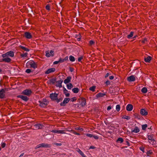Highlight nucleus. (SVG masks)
Returning <instances> with one entry per match:
<instances>
[{
    "label": "nucleus",
    "instance_id": "4be33fe9",
    "mask_svg": "<svg viewBox=\"0 0 157 157\" xmlns=\"http://www.w3.org/2000/svg\"><path fill=\"white\" fill-rule=\"evenodd\" d=\"M76 151L82 157H86L83 153L79 148H78Z\"/></svg>",
    "mask_w": 157,
    "mask_h": 157
},
{
    "label": "nucleus",
    "instance_id": "9b49d317",
    "mask_svg": "<svg viewBox=\"0 0 157 157\" xmlns=\"http://www.w3.org/2000/svg\"><path fill=\"white\" fill-rule=\"evenodd\" d=\"M32 93L31 91L30 90L26 89L24 90L22 92V94H23L29 95L31 94Z\"/></svg>",
    "mask_w": 157,
    "mask_h": 157
},
{
    "label": "nucleus",
    "instance_id": "9d476101",
    "mask_svg": "<svg viewBox=\"0 0 157 157\" xmlns=\"http://www.w3.org/2000/svg\"><path fill=\"white\" fill-rule=\"evenodd\" d=\"M57 95L58 94H57L52 93L50 95V97L51 99L53 100H56L57 99Z\"/></svg>",
    "mask_w": 157,
    "mask_h": 157
},
{
    "label": "nucleus",
    "instance_id": "e2e57ef3",
    "mask_svg": "<svg viewBox=\"0 0 157 157\" xmlns=\"http://www.w3.org/2000/svg\"><path fill=\"white\" fill-rule=\"evenodd\" d=\"M140 150L142 151L143 152H144V148H140Z\"/></svg>",
    "mask_w": 157,
    "mask_h": 157
},
{
    "label": "nucleus",
    "instance_id": "de8ad7c7",
    "mask_svg": "<svg viewBox=\"0 0 157 157\" xmlns=\"http://www.w3.org/2000/svg\"><path fill=\"white\" fill-rule=\"evenodd\" d=\"M59 62L62 63L64 61L63 59H62L61 58H60L59 60Z\"/></svg>",
    "mask_w": 157,
    "mask_h": 157
},
{
    "label": "nucleus",
    "instance_id": "5701e85b",
    "mask_svg": "<svg viewBox=\"0 0 157 157\" xmlns=\"http://www.w3.org/2000/svg\"><path fill=\"white\" fill-rule=\"evenodd\" d=\"M86 101L85 99L83 98L81 100V102L80 103L81 105H82V106H84L86 105Z\"/></svg>",
    "mask_w": 157,
    "mask_h": 157
},
{
    "label": "nucleus",
    "instance_id": "aec40b11",
    "mask_svg": "<svg viewBox=\"0 0 157 157\" xmlns=\"http://www.w3.org/2000/svg\"><path fill=\"white\" fill-rule=\"evenodd\" d=\"M5 90L2 89L0 91V98H3L5 96Z\"/></svg>",
    "mask_w": 157,
    "mask_h": 157
},
{
    "label": "nucleus",
    "instance_id": "864d4df0",
    "mask_svg": "<svg viewBox=\"0 0 157 157\" xmlns=\"http://www.w3.org/2000/svg\"><path fill=\"white\" fill-rule=\"evenodd\" d=\"M59 62V61H55L53 62L54 64H58Z\"/></svg>",
    "mask_w": 157,
    "mask_h": 157
},
{
    "label": "nucleus",
    "instance_id": "f704fd0d",
    "mask_svg": "<svg viewBox=\"0 0 157 157\" xmlns=\"http://www.w3.org/2000/svg\"><path fill=\"white\" fill-rule=\"evenodd\" d=\"M147 124H144L142 125V128L143 130H145L147 127Z\"/></svg>",
    "mask_w": 157,
    "mask_h": 157
},
{
    "label": "nucleus",
    "instance_id": "c756f323",
    "mask_svg": "<svg viewBox=\"0 0 157 157\" xmlns=\"http://www.w3.org/2000/svg\"><path fill=\"white\" fill-rule=\"evenodd\" d=\"M147 89L145 87L143 88L141 90V92L143 93H146L147 92Z\"/></svg>",
    "mask_w": 157,
    "mask_h": 157
},
{
    "label": "nucleus",
    "instance_id": "f257e3e1",
    "mask_svg": "<svg viewBox=\"0 0 157 157\" xmlns=\"http://www.w3.org/2000/svg\"><path fill=\"white\" fill-rule=\"evenodd\" d=\"M26 66L27 67L30 66L31 67L34 68H36L37 67L36 64L33 61H30L26 63Z\"/></svg>",
    "mask_w": 157,
    "mask_h": 157
},
{
    "label": "nucleus",
    "instance_id": "79ce46f5",
    "mask_svg": "<svg viewBox=\"0 0 157 157\" xmlns=\"http://www.w3.org/2000/svg\"><path fill=\"white\" fill-rule=\"evenodd\" d=\"M86 135L89 137H92L93 136V135L92 134H90V133H87L86 134Z\"/></svg>",
    "mask_w": 157,
    "mask_h": 157
},
{
    "label": "nucleus",
    "instance_id": "b1692460",
    "mask_svg": "<svg viewBox=\"0 0 157 157\" xmlns=\"http://www.w3.org/2000/svg\"><path fill=\"white\" fill-rule=\"evenodd\" d=\"M63 81L61 80L58 81L56 82V86L57 87H62V83Z\"/></svg>",
    "mask_w": 157,
    "mask_h": 157
},
{
    "label": "nucleus",
    "instance_id": "f8f14e48",
    "mask_svg": "<svg viewBox=\"0 0 157 157\" xmlns=\"http://www.w3.org/2000/svg\"><path fill=\"white\" fill-rule=\"evenodd\" d=\"M140 131V130L139 127L137 126H135L131 130L132 132L134 133H137Z\"/></svg>",
    "mask_w": 157,
    "mask_h": 157
},
{
    "label": "nucleus",
    "instance_id": "c9c22d12",
    "mask_svg": "<svg viewBox=\"0 0 157 157\" xmlns=\"http://www.w3.org/2000/svg\"><path fill=\"white\" fill-rule=\"evenodd\" d=\"M67 131H69V132H72L75 134V135H80V134L79 133H77V132H76L73 131H72V130H67Z\"/></svg>",
    "mask_w": 157,
    "mask_h": 157
},
{
    "label": "nucleus",
    "instance_id": "bb28decb",
    "mask_svg": "<svg viewBox=\"0 0 157 157\" xmlns=\"http://www.w3.org/2000/svg\"><path fill=\"white\" fill-rule=\"evenodd\" d=\"M67 86L68 89L71 90L73 87V85L71 83H69L68 84H67Z\"/></svg>",
    "mask_w": 157,
    "mask_h": 157
},
{
    "label": "nucleus",
    "instance_id": "4468645a",
    "mask_svg": "<svg viewBox=\"0 0 157 157\" xmlns=\"http://www.w3.org/2000/svg\"><path fill=\"white\" fill-rule=\"evenodd\" d=\"M55 71V69L54 68H52L48 69L45 72L47 74L54 72Z\"/></svg>",
    "mask_w": 157,
    "mask_h": 157
},
{
    "label": "nucleus",
    "instance_id": "58836bf2",
    "mask_svg": "<svg viewBox=\"0 0 157 157\" xmlns=\"http://www.w3.org/2000/svg\"><path fill=\"white\" fill-rule=\"evenodd\" d=\"M116 109L117 111H119L120 110V105H117L116 106Z\"/></svg>",
    "mask_w": 157,
    "mask_h": 157
},
{
    "label": "nucleus",
    "instance_id": "338daca9",
    "mask_svg": "<svg viewBox=\"0 0 157 157\" xmlns=\"http://www.w3.org/2000/svg\"><path fill=\"white\" fill-rule=\"evenodd\" d=\"M24 153L21 154V155L19 157H21V156H23L24 155Z\"/></svg>",
    "mask_w": 157,
    "mask_h": 157
},
{
    "label": "nucleus",
    "instance_id": "a878e982",
    "mask_svg": "<svg viewBox=\"0 0 157 157\" xmlns=\"http://www.w3.org/2000/svg\"><path fill=\"white\" fill-rule=\"evenodd\" d=\"M151 56H149L145 58L144 59V61L146 62H149L151 60Z\"/></svg>",
    "mask_w": 157,
    "mask_h": 157
},
{
    "label": "nucleus",
    "instance_id": "8fccbe9b",
    "mask_svg": "<svg viewBox=\"0 0 157 157\" xmlns=\"http://www.w3.org/2000/svg\"><path fill=\"white\" fill-rule=\"evenodd\" d=\"M46 9L48 10H50V6L48 5H47L46 6Z\"/></svg>",
    "mask_w": 157,
    "mask_h": 157
},
{
    "label": "nucleus",
    "instance_id": "a18cd8bd",
    "mask_svg": "<svg viewBox=\"0 0 157 157\" xmlns=\"http://www.w3.org/2000/svg\"><path fill=\"white\" fill-rule=\"evenodd\" d=\"M6 144L5 143H2L1 144V146L2 148L6 146Z\"/></svg>",
    "mask_w": 157,
    "mask_h": 157
},
{
    "label": "nucleus",
    "instance_id": "c03bdc74",
    "mask_svg": "<svg viewBox=\"0 0 157 157\" xmlns=\"http://www.w3.org/2000/svg\"><path fill=\"white\" fill-rule=\"evenodd\" d=\"M31 72V70L30 69H26V72L27 73H29Z\"/></svg>",
    "mask_w": 157,
    "mask_h": 157
},
{
    "label": "nucleus",
    "instance_id": "6e6d98bb",
    "mask_svg": "<svg viewBox=\"0 0 157 157\" xmlns=\"http://www.w3.org/2000/svg\"><path fill=\"white\" fill-rule=\"evenodd\" d=\"M110 82L108 80L106 82V84L107 85H109V84H110Z\"/></svg>",
    "mask_w": 157,
    "mask_h": 157
},
{
    "label": "nucleus",
    "instance_id": "37998d69",
    "mask_svg": "<svg viewBox=\"0 0 157 157\" xmlns=\"http://www.w3.org/2000/svg\"><path fill=\"white\" fill-rule=\"evenodd\" d=\"M75 130H80L81 131H82L83 130V129L82 128H80L79 127H76L75 128Z\"/></svg>",
    "mask_w": 157,
    "mask_h": 157
},
{
    "label": "nucleus",
    "instance_id": "0e129e2a",
    "mask_svg": "<svg viewBox=\"0 0 157 157\" xmlns=\"http://www.w3.org/2000/svg\"><path fill=\"white\" fill-rule=\"evenodd\" d=\"M79 36V38H77V40L78 41H79L80 40V39H81V38L80 37V35H79L78 36Z\"/></svg>",
    "mask_w": 157,
    "mask_h": 157
},
{
    "label": "nucleus",
    "instance_id": "052dcab7",
    "mask_svg": "<svg viewBox=\"0 0 157 157\" xmlns=\"http://www.w3.org/2000/svg\"><path fill=\"white\" fill-rule=\"evenodd\" d=\"M111 109V107L110 106H109L107 108V110H109Z\"/></svg>",
    "mask_w": 157,
    "mask_h": 157
},
{
    "label": "nucleus",
    "instance_id": "13d9d810",
    "mask_svg": "<svg viewBox=\"0 0 157 157\" xmlns=\"http://www.w3.org/2000/svg\"><path fill=\"white\" fill-rule=\"evenodd\" d=\"M68 56H66L64 59H63V60H64V61L68 60Z\"/></svg>",
    "mask_w": 157,
    "mask_h": 157
},
{
    "label": "nucleus",
    "instance_id": "774afa93",
    "mask_svg": "<svg viewBox=\"0 0 157 157\" xmlns=\"http://www.w3.org/2000/svg\"><path fill=\"white\" fill-rule=\"evenodd\" d=\"M2 70L0 68V74H1L2 73Z\"/></svg>",
    "mask_w": 157,
    "mask_h": 157
},
{
    "label": "nucleus",
    "instance_id": "7ed1b4c3",
    "mask_svg": "<svg viewBox=\"0 0 157 157\" xmlns=\"http://www.w3.org/2000/svg\"><path fill=\"white\" fill-rule=\"evenodd\" d=\"M3 59H0V62H5L7 63H9L11 61V59L8 56H6L5 57H3V54L2 55Z\"/></svg>",
    "mask_w": 157,
    "mask_h": 157
},
{
    "label": "nucleus",
    "instance_id": "72a5a7b5",
    "mask_svg": "<svg viewBox=\"0 0 157 157\" xmlns=\"http://www.w3.org/2000/svg\"><path fill=\"white\" fill-rule=\"evenodd\" d=\"M27 55H28V53H25L24 54H21V57L25 58H26V57H27Z\"/></svg>",
    "mask_w": 157,
    "mask_h": 157
},
{
    "label": "nucleus",
    "instance_id": "6e6552de",
    "mask_svg": "<svg viewBox=\"0 0 157 157\" xmlns=\"http://www.w3.org/2000/svg\"><path fill=\"white\" fill-rule=\"evenodd\" d=\"M54 55V52L53 51H47L46 52V56L47 57H50L51 56H53Z\"/></svg>",
    "mask_w": 157,
    "mask_h": 157
},
{
    "label": "nucleus",
    "instance_id": "423d86ee",
    "mask_svg": "<svg viewBox=\"0 0 157 157\" xmlns=\"http://www.w3.org/2000/svg\"><path fill=\"white\" fill-rule=\"evenodd\" d=\"M6 56H8L9 57H13L14 56V53L12 51H10L6 53L3 54V56L5 57Z\"/></svg>",
    "mask_w": 157,
    "mask_h": 157
},
{
    "label": "nucleus",
    "instance_id": "2f4dec72",
    "mask_svg": "<svg viewBox=\"0 0 157 157\" xmlns=\"http://www.w3.org/2000/svg\"><path fill=\"white\" fill-rule=\"evenodd\" d=\"M105 95V94L103 93H99L97 94V97H103Z\"/></svg>",
    "mask_w": 157,
    "mask_h": 157
},
{
    "label": "nucleus",
    "instance_id": "ea45409f",
    "mask_svg": "<svg viewBox=\"0 0 157 157\" xmlns=\"http://www.w3.org/2000/svg\"><path fill=\"white\" fill-rule=\"evenodd\" d=\"M122 118L124 119H126L127 120H129L130 118L129 117L127 116H124Z\"/></svg>",
    "mask_w": 157,
    "mask_h": 157
},
{
    "label": "nucleus",
    "instance_id": "393cba45",
    "mask_svg": "<svg viewBox=\"0 0 157 157\" xmlns=\"http://www.w3.org/2000/svg\"><path fill=\"white\" fill-rule=\"evenodd\" d=\"M63 92L66 97H68L69 96V93L68 90H67L65 88H64L63 90Z\"/></svg>",
    "mask_w": 157,
    "mask_h": 157
},
{
    "label": "nucleus",
    "instance_id": "dca6fc26",
    "mask_svg": "<svg viewBox=\"0 0 157 157\" xmlns=\"http://www.w3.org/2000/svg\"><path fill=\"white\" fill-rule=\"evenodd\" d=\"M71 79V77L70 76L67 77L64 80V82L65 84H67L69 83Z\"/></svg>",
    "mask_w": 157,
    "mask_h": 157
},
{
    "label": "nucleus",
    "instance_id": "473e14b6",
    "mask_svg": "<svg viewBox=\"0 0 157 157\" xmlns=\"http://www.w3.org/2000/svg\"><path fill=\"white\" fill-rule=\"evenodd\" d=\"M20 47L21 49L24 50L25 51H26L29 52V49L26 48L25 47L21 46H20Z\"/></svg>",
    "mask_w": 157,
    "mask_h": 157
},
{
    "label": "nucleus",
    "instance_id": "cd10ccee",
    "mask_svg": "<svg viewBox=\"0 0 157 157\" xmlns=\"http://www.w3.org/2000/svg\"><path fill=\"white\" fill-rule=\"evenodd\" d=\"M133 33H134L133 32H131L130 33V34L127 36V38L129 39L133 37Z\"/></svg>",
    "mask_w": 157,
    "mask_h": 157
},
{
    "label": "nucleus",
    "instance_id": "69168bd1",
    "mask_svg": "<svg viewBox=\"0 0 157 157\" xmlns=\"http://www.w3.org/2000/svg\"><path fill=\"white\" fill-rule=\"evenodd\" d=\"M90 149H94V146H91L90 147Z\"/></svg>",
    "mask_w": 157,
    "mask_h": 157
},
{
    "label": "nucleus",
    "instance_id": "20e7f679",
    "mask_svg": "<svg viewBox=\"0 0 157 157\" xmlns=\"http://www.w3.org/2000/svg\"><path fill=\"white\" fill-rule=\"evenodd\" d=\"M68 130L67 129H66L64 130H53L52 131V132L56 133L57 134H65V131H67Z\"/></svg>",
    "mask_w": 157,
    "mask_h": 157
},
{
    "label": "nucleus",
    "instance_id": "0eeeda50",
    "mask_svg": "<svg viewBox=\"0 0 157 157\" xmlns=\"http://www.w3.org/2000/svg\"><path fill=\"white\" fill-rule=\"evenodd\" d=\"M153 135H148V138L149 140V142L151 144H154L155 141L153 139Z\"/></svg>",
    "mask_w": 157,
    "mask_h": 157
},
{
    "label": "nucleus",
    "instance_id": "4c0bfd02",
    "mask_svg": "<svg viewBox=\"0 0 157 157\" xmlns=\"http://www.w3.org/2000/svg\"><path fill=\"white\" fill-rule=\"evenodd\" d=\"M152 153L151 150H149L147 152V156H149Z\"/></svg>",
    "mask_w": 157,
    "mask_h": 157
},
{
    "label": "nucleus",
    "instance_id": "7c9ffc66",
    "mask_svg": "<svg viewBox=\"0 0 157 157\" xmlns=\"http://www.w3.org/2000/svg\"><path fill=\"white\" fill-rule=\"evenodd\" d=\"M69 58L71 62H74L75 61L74 57L72 56H70Z\"/></svg>",
    "mask_w": 157,
    "mask_h": 157
},
{
    "label": "nucleus",
    "instance_id": "f3484780",
    "mask_svg": "<svg viewBox=\"0 0 157 157\" xmlns=\"http://www.w3.org/2000/svg\"><path fill=\"white\" fill-rule=\"evenodd\" d=\"M24 35L25 37L27 39H30L32 37V36L30 33L28 32H25Z\"/></svg>",
    "mask_w": 157,
    "mask_h": 157
},
{
    "label": "nucleus",
    "instance_id": "3c124183",
    "mask_svg": "<svg viewBox=\"0 0 157 157\" xmlns=\"http://www.w3.org/2000/svg\"><path fill=\"white\" fill-rule=\"evenodd\" d=\"M93 137H94V138L96 140H97L98 139V136H97L93 135Z\"/></svg>",
    "mask_w": 157,
    "mask_h": 157
},
{
    "label": "nucleus",
    "instance_id": "6ab92c4d",
    "mask_svg": "<svg viewBox=\"0 0 157 157\" xmlns=\"http://www.w3.org/2000/svg\"><path fill=\"white\" fill-rule=\"evenodd\" d=\"M127 80L130 82H133L135 80V78L133 75H131L127 78Z\"/></svg>",
    "mask_w": 157,
    "mask_h": 157
},
{
    "label": "nucleus",
    "instance_id": "4d7b16f0",
    "mask_svg": "<svg viewBox=\"0 0 157 157\" xmlns=\"http://www.w3.org/2000/svg\"><path fill=\"white\" fill-rule=\"evenodd\" d=\"M114 78V76H111L109 77V79L110 80L113 79Z\"/></svg>",
    "mask_w": 157,
    "mask_h": 157
},
{
    "label": "nucleus",
    "instance_id": "49530a36",
    "mask_svg": "<svg viewBox=\"0 0 157 157\" xmlns=\"http://www.w3.org/2000/svg\"><path fill=\"white\" fill-rule=\"evenodd\" d=\"M83 56H82L79 57L78 59V61L79 62H80L81 60L83 59Z\"/></svg>",
    "mask_w": 157,
    "mask_h": 157
},
{
    "label": "nucleus",
    "instance_id": "bf43d9fd",
    "mask_svg": "<svg viewBox=\"0 0 157 157\" xmlns=\"http://www.w3.org/2000/svg\"><path fill=\"white\" fill-rule=\"evenodd\" d=\"M147 41V39H144L143 40H142V42L143 43H144L145 42Z\"/></svg>",
    "mask_w": 157,
    "mask_h": 157
},
{
    "label": "nucleus",
    "instance_id": "a19ab883",
    "mask_svg": "<svg viewBox=\"0 0 157 157\" xmlns=\"http://www.w3.org/2000/svg\"><path fill=\"white\" fill-rule=\"evenodd\" d=\"M95 86H93L92 87H90L89 89L90 90H91L92 91H94L95 90Z\"/></svg>",
    "mask_w": 157,
    "mask_h": 157
},
{
    "label": "nucleus",
    "instance_id": "412c9836",
    "mask_svg": "<svg viewBox=\"0 0 157 157\" xmlns=\"http://www.w3.org/2000/svg\"><path fill=\"white\" fill-rule=\"evenodd\" d=\"M18 98H20L23 100L26 101L28 100V98L25 96L23 95H19L17 96Z\"/></svg>",
    "mask_w": 157,
    "mask_h": 157
},
{
    "label": "nucleus",
    "instance_id": "39448f33",
    "mask_svg": "<svg viewBox=\"0 0 157 157\" xmlns=\"http://www.w3.org/2000/svg\"><path fill=\"white\" fill-rule=\"evenodd\" d=\"M51 146L50 145L48 144H45L44 143H42L36 146V148H38L41 147H49Z\"/></svg>",
    "mask_w": 157,
    "mask_h": 157
},
{
    "label": "nucleus",
    "instance_id": "1a4fd4ad",
    "mask_svg": "<svg viewBox=\"0 0 157 157\" xmlns=\"http://www.w3.org/2000/svg\"><path fill=\"white\" fill-rule=\"evenodd\" d=\"M70 100V99L69 98H64L63 102L60 103V105L63 106H65L66 104L68 103Z\"/></svg>",
    "mask_w": 157,
    "mask_h": 157
},
{
    "label": "nucleus",
    "instance_id": "680f3d73",
    "mask_svg": "<svg viewBox=\"0 0 157 157\" xmlns=\"http://www.w3.org/2000/svg\"><path fill=\"white\" fill-rule=\"evenodd\" d=\"M57 146H61L62 145V144L61 143H56L55 144Z\"/></svg>",
    "mask_w": 157,
    "mask_h": 157
},
{
    "label": "nucleus",
    "instance_id": "a211bd4d",
    "mask_svg": "<svg viewBox=\"0 0 157 157\" xmlns=\"http://www.w3.org/2000/svg\"><path fill=\"white\" fill-rule=\"evenodd\" d=\"M133 106L131 104H128L126 107V110L128 111H132L133 109Z\"/></svg>",
    "mask_w": 157,
    "mask_h": 157
},
{
    "label": "nucleus",
    "instance_id": "603ef678",
    "mask_svg": "<svg viewBox=\"0 0 157 157\" xmlns=\"http://www.w3.org/2000/svg\"><path fill=\"white\" fill-rule=\"evenodd\" d=\"M76 100V98L75 97L71 99V101H74Z\"/></svg>",
    "mask_w": 157,
    "mask_h": 157
},
{
    "label": "nucleus",
    "instance_id": "5fc2aeb1",
    "mask_svg": "<svg viewBox=\"0 0 157 157\" xmlns=\"http://www.w3.org/2000/svg\"><path fill=\"white\" fill-rule=\"evenodd\" d=\"M110 75V74L109 73H107L105 76V77H107L109 75Z\"/></svg>",
    "mask_w": 157,
    "mask_h": 157
},
{
    "label": "nucleus",
    "instance_id": "09e8293b",
    "mask_svg": "<svg viewBox=\"0 0 157 157\" xmlns=\"http://www.w3.org/2000/svg\"><path fill=\"white\" fill-rule=\"evenodd\" d=\"M89 43L90 45H92L94 43V42L93 40H91L89 41Z\"/></svg>",
    "mask_w": 157,
    "mask_h": 157
},
{
    "label": "nucleus",
    "instance_id": "e433bc0d",
    "mask_svg": "<svg viewBox=\"0 0 157 157\" xmlns=\"http://www.w3.org/2000/svg\"><path fill=\"white\" fill-rule=\"evenodd\" d=\"M117 142H120L121 143L123 142V140L122 138H119L117 140Z\"/></svg>",
    "mask_w": 157,
    "mask_h": 157
},
{
    "label": "nucleus",
    "instance_id": "c85d7f7f",
    "mask_svg": "<svg viewBox=\"0 0 157 157\" xmlns=\"http://www.w3.org/2000/svg\"><path fill=\"white\" fill-rule=\"evenodd\" d=\"M72 90L74 93H77L78 92L79 89L78 88H75Z\"/></svg>",
    "mask_w": 157,
    "mask_h": 157
},
{
    "label": "nucleus",
    "instance_id": "f03ea898",
    "mask_svg": "<svg viewBox=\"0 0 157 157\" xmlns=\"http://www.w3.org/2000/svg\"><path fill=\"white\" fill-rule=\"evenodd\" d=\"M40 106L41 107H44L48 105V102L46 99H43V101H39Z\"/></svg>",
    "mask_w": 157,
    "mask_h": 157
},
{
    "label": "nucleus",
    "instance_id": "ddd939ff",
    "mask_svg": "<svg viewBox=\"0 0 157 157\" xmlns=\"http://www.w3.org/2000/svg\"><path fill=\"white\" fill-rule=\"evenodd\" d=\"M34 127L35 129L37 130L42 128L43 127V126L42 124H38L34 125Z\"/></svg>",
    "mask_w": 157,
    "mask_h": 157
},
{
    "label": "nucleus",
    "instance_id": "2eb2a0df",
    "mask_svg": "<svg viewBox=\"0 0 157 157\" xmlns=\"http://www.w3.org/2000/svg\"><path fill=\"white\" fill-rule=\"evenodd\" d=\"M140 113L143 116H146L147 115V112L144 109H143L140 110Z\"/></svg>",
    "mask_w": 157,
    "mask_h": 157
}]
</instances>
